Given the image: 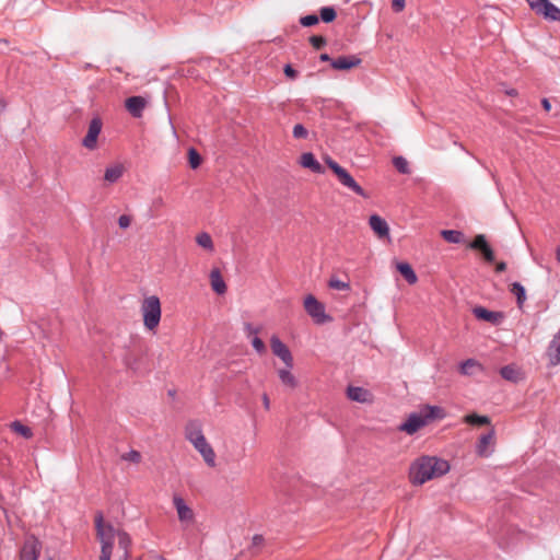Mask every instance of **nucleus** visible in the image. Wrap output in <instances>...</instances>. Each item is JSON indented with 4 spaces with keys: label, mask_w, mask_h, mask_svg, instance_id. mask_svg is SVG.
I'll use <instances>...</instances> for the list:
<instances>
[{
    "label": "nucleus",
    "mask_w": 560,
    "mask_h": 560,
    "mask_svg": "<svg viewBox=\"0 0 560 560\" xmlns=\"http://www.w3.org/2000/svg\"><path fill=\"white\" fill-rule=\"evenodd\" d=\"M196 242L200 247H202L209 252L213 250V242H212V238L209 233H207V232L199 233L196 236Z\"/></svg>",
    "instance_id": "7c9ffc66"
},
{
    "label": "nucleus",
    "mask_w": 560,
    "mask_h": 560,
    "mask_svg": "<svg viewBox=\"0 0 560 560\" xmlns=\"http://www.w3.org/2000/svg\"><path fill=\"white\" fill-rule=\"evenodd\" d=\"M117 539L119 548L124 551V558L127 559L129 557V548L131 545V539L129 535L124 530H117Z\"/></svg>",
    "instance_id": "bb28decb"
},
{
    "label": "nucleus",
    "mask_w": 560,
    "mask_h": 560,
    "mask_svg": "<svg viewBox=\"0 0 560 560\" xmlns=\"http://www.w3.org/2000/svg\"><path fill=\"white\" fill-rule=\"evenodd\" d=\"M310 42L315 49H320L326 44V39L323 36L316 35L312 36Z\"/></svg>",
    "instance_id": "37998d69"
},
{
    "label": "nucleus",
    "mask_w": 560,
    "mask_h": 560,
    "mask_svg": "<svg viewBox=\"0 0 560 560\" xmlns=\"http://www.w3.org/2000/svg\"><path fill=\"white\" fill-rule=\"evenodd\" d=\"M406 0H393L392 8L395 12H401L405 9Z\"/></svg>",
    "instance_id": "a18cd8bd"
},
{
    "label": "nucleus",
    "mask_w": 560,
    "mask_h": 560,
    "mask_svg": "<svg viewBox=\"0 0 560 560\" xmlns=\"http://www.w3.org/2000/svg\"><path fill=\"white\" fill-rule=\"evenodd\" d=\"M494 443V432L490 431L488 434H485L480 438L477 445V453L481 457H488L490 454L489 446Z\"/></svg>",
    "instance_id": "412c9836"
},
{
    "label": "nucleus",
    "mask_w": 560,
    "mask_h": 560,
    "mask_svg": "<svg viewBox=\"0 0 560 560\" xmlns=\"http://www.w3.org/2000/svg\"><path fill=\"white\" fill-rule=\"evenodd\" d=\"M393 164L399 173H401V174L410 173L409 163L404 156L394 158Z\"/></svg>",
    "instance_id": "2f4dec72"
},
{
    "label": "nucleus",
    "mask_w": 560,
    "mask_h": 560,
    "mask_svg": "<svg viewBox=\"0 0 560 560\" xmlns=\"http://www.w3.org/2000/svg\"><path fill=\"white\" fill-rule=\"evenodd\" d=\"M252 345L258 353H264L266 351V346H265L264 341L260 338H258L257 336H255L252 339Z\"/></svg>",
    "instance_id": "79ce46f5"
},
{
    "label": "nucleus",
    "mask_w": 560,
    "mask_h": 560,
    "mask_svg": "<svg viewBox=\"0 0 560 560\" xmlns=\"http://www.w3.org/2000/svg\"><path fill=\"white\" fill-rule=\"evenodd\" d=\"M482 255H483V258L489 262H492L494 260V254L490 247L486 248V250L482 253Z\"/></svg>",
    "instance_id": "09e8293b"
},
{
    "label": "nucleus",
    "mask_w": 560,
    "mask_h": 560,
    "mask_svg": "<svg viewBox=\"0 0 560 560\" xmlns=\"http://www.w3.org/2000/svg\"><path fill=\"white\" fill-rule=\"evenodd\" d=\"M143 326L149 331H155L162 316L161 301L156 295L145 296L140 305Z\"/></svg>",
    "instance_id": "20e7f679"
},
{
    "label": "nucleus",
    "mask_w": 560,
    "mask_h": 560,
    "mask_svg": "<svg viewBox=\"0 0 560 560\" xmlns=\"http://www.w3.org/2000/svg\"><path fill=\"white\" fill-rule=\"evenodd\" d=\"M278 376L283 385L292 389L298 386V381L289 368L278 370Z\"/></svg>",
    "instance_id": "393cba45"
},
{
    "label": "nucleus",
    "mask_w": 560,
    "mask_h": 560,
    "mask_svg": "<svg viewBox=\"0 0 560 560\" xmlns=\"http://www.w3.org/2000/svg\"><path fill=\"white\" fill-rule=\"evenodd\" d=\"M122 173L124 167L121 165H114L106 168L104 178L109 183H115L121 177Z\"/></svg>",
    "instance_id": "cd10ccee"
},
{
    "label": "nucleus",
    "mask_w": 560,
    "mask_h": 560,
    "mask_svg": "<svg viewBox=\"0 0 560 560\" xmlns=\"http://www.w3.org/2000/svg\"><path fill=\"white\" fill-rule=\"evenodd\" d=\"M511 292L514 295H516L518 306H522V304L524 303V301L526 299L524 287L522 284H520L518 282H514L511 285Z\"/></svg>",
    "instance_id": "473e14b6"
},
{
    "label": "nucleus",
    "mask_w": 560,
    "mask_h": 560,
    "mask_svg": "<svg viewBox=\"0 0 560 560\" xmlns=\"http://www.w3.org/2000/svg\"><path fill=\"white\" fill-rule=\"evenodd\" d=\"M474 315L481 320H486L492 324H497L502 318L500 313L488 311L485 307L478 306L474 308Z\"/></svg>",
    "instance_id": "4be33fe9"
},
{
    "label": "nucleus",
    "mask_w": 560,
    "mask_h": 560,
    "mask_svg": "<svg viewBox=\"0 0 560 560\" xmlns=\"http://www.w3.org/2000/svg\"><path fill=\"white\" fill-rule=\"evenodd\" d=\"M270 347L273 354L277 355L287 365V368L291 369L293 366L292 353L288 346L283 343L278 336H271Z\"/></svg>",
    "instance_id": "1a4fd4ad"
},
{
    "label": "nucleus",
    "mask_w": 560,
    "mask_h": 560,
    "mask_svg": "<svg viewBox=\"0 0 560 560\" xmlns=\"http://www.w3.org/2000/svg\"><path fill=\"white\" fill-rule=\"evenodd\" d=\"M369 225L378 238L383 240L389 237V226L378 214H372L370 217Z\"/></svg>",
    "instance_id": "9b49d317"
},
{
    "label": "nucleus",
    "mask_w": 560,
    "mask_h": 560,
    "mask_svg": "<svg viewBox=\"0 0 560 560\" xmlns=\"http://www.w3.org/2000/svg\"><path fill=\"white\" fill-rule=\"evenodd\" d=\"M556 258L560 262V246L557 248Z\"/></svg>",
    "instance_id": "13d9d810"
},
{
    "label": "nucleus",
    "mask_w": 560,
    "mask_h": 560,
    "mask_svg": "<svg viewBox=\"0 0 560 560\" xmlns=\"http://www.w3.org/2000/svg\"><path fill=\"white\" fill-rule=\"evenodd\" d=\"M284 73L287 77H289L290 79H294L296 78L298 75V72L290 66V65H287L284 67Z\"/></svg>",
    "instance_id": "de8ad7c7"
},
{
    "label": "nucleus",
    "mask_w": 560,
    "mask_h": 560,
    "mask_svg": "<svg viewBox=\"0 0 560 560\" xmlns=\"http://www.w3.org/2000/svg\"><path fill=\"white\" fill-rule=\"evenodd\" d=\"M185 434L186 439L191 444H197L198 442L206 438L202 433L201 427L196 422H190L187 424Z\"/></svg>",
    "instance_id": "aec40b11"
},
{
    "label": "nucleus",
    "mask_w": 560,
    "mask_h": 560,
    "mask_svg": "<svg viewBox=\"0 0 560 560\" xmlns=\"http://www.w3.org/2000/svg\"><path fill=\"white\" fill-rule=\"evenodd\" d=\"M336 11L331 7H324L320 9V19L325 23H330L336 19Z\"/></svg>",
    "instance_id": "c9c22d12"
},
{
    "label": "nucleus",
    "mask_w": 560,
    "mask_h": 560,
    "mask_svg": "<svg viewBox=\"0 0 560 560\" xmlns=\"http://www.w3.org/2000/svg\"><path fill=\"white\" fill-rule=\"evenodd\" d=\"M508 93H509L510 95H515V94H516L515 90H512V91H510V92H508Z\"/></svg>",
    "instance_id": "052dcab7"
},
{
    "label": "nucleus",
    "mask_w": 560,
    "mask_h": 560,
    "mask_svg": "<svg viewBox=\"0 0 560 560\" xmlns=\"http://www.w3.org/2000/svg\"><path fill=\"white\" fill-rule=\"evenodd\" d=\"M441 235L446 242L453 244H459L464 240L463 233L455 230H443L441 231Z\"/></svg>",
    "instance_id": "c85d7f7f"
},
{
    "label": "nucleus",
    "mask_w": 560,
    "mask_h": 560,
    "mask_svg": "<svg viewBox=\"0 0 560 560\" xmlns=\"http://www.w3.org/2000/svg\"><path fill=\"white\" fill-rule=\"evenodd\" d=\"M210 284L212 290L218 294H224L226 292V284L218 268L212 269L210 272Z\"/></svg>",
    "instance_id": "a211bd4d"
},
{
    "label": "nucleus",
    "mask_w": 560,
    "mask_h": 560,
    "mask_svg": "<svg viewBox=\"0 0 560 560\" xmlns=\"http://www.w3.org/2000/svg\"><path fill=\"white\" fill-rule=\"evenodd\" d=\"M11 428L15 433L24 436L25 439H30L33 436L32 430L19 421L13 422L11 424Z\"/></svg>",
    "instance_id": "72a5a7b5"
},
{
    "label": "nucleus",
    "mask_w": 560,
    "mask_h": 560,
    "mask_svg": "<svg viewBox=\"0 0 560 560\" xmlns=\"http://www.w3.org/2000/svg\"><path fill=\"white\" fill-rule=\"evenodd\" d=\"M307 135H308V132L303 125L298 124L293 127V137L294 138L302 139V138H306Z\"/></svg>",
    "instance_id": "a19ab883"
},
{
    "label": "nucleus",
    "mask_w": 560,
    "mask_h": 560,
    "mask_svg": "<svg viewBox=\"0 0 560 560\" xmlns=\"http://www.w3.org/2000/svg\"><path fill=\"white\" fill-rule=\"evenodd\" d=\"M188 161L191 168H197L201 163V158L195 149H189Z\"/></svg>",
    "instance_id": "58836bf2"
},
{
    "label": "nucleus",
    "mask_w": 560,
    "mask_h": 560,
    "mask_svg": "<svg viewBox=\"0 0 560 560\" xmlns=\"http://www.w3.org/2000/svg\"><path fill=\"white\" fill-rule=\"evenodd\" d=\"M328 285L331 289L340 290V291H345V290H349L350 289L349 282L341 281V280H339L337 278H334V277L330 278V280L328 282Z\"/></svg>",
    "instance_id": "4c0bfd02"
},
{
    "label": "nucleus",
    "mask_w": 560,
    "mask_h": 560,
    "mask_svg": "<svg viewBox=\"0 0 560 560\" xmlns=\"http://www.w3.org/2000/svg\"><path fill=\"white\" fill-rule=\"evenodd\" d=\"M304 308L306 313L318 324L327 322L329 318L325 314L324 305L317 301L314 295H307L304 299Z\"/></svg>",
    "instance_id": "6e6552de"
},
{
    "label": "nucleus",
    "mask_w": 560,
    "mask_h": 560,
    "mask_svg": "<svg viewBox=\"0 0 560 560\" xmlns=\"http://www.w3.org/2000/svg\"><path fill=\"white\" fill-rule=\"evenodd\" d=\"M347 396L349 399L358 402L371 401L370 392L362 387L349 386L347 389Z\"/></svg>",
    "instance_id": "f3484780"
},
{
    "label": "nucleus",
    "mask_w": 560,
    "mask_h": 560,
    "mask_svg": "<svg viewBox=\"0 0 560 560\" xmlns=\"http://www.w3.org/2000/svg\"><path fill=\"white\" fill-rule=\"evenodd\" d=\"M361 63V59L355 56L339 57L331 62V67L336 70H349Z\"/></svg>",
    "instance_id": "2eb2a0df"
},
{
    "label": "nucleus",
    "mask_w": 560,
    "mask_h": 560,
    "mask_svg": "<svg viewBox=\"0 0 560 560\" xmlns=\"http://www.w3.org/2000/svg\"><path fill=\"white\" fill-rule=\"evenodd\" d=\"M147 105V101L141 96H131L126 100V108L133 117H140Z\"/></svg>",
    "instance_id": "4468645a"
},
{
    "label": "nucleus",
    "mask_w": 560,
    "mask_h": 560,
    "mask_svg": "<svg viewBox=\"0 0 560 560\" xmlns=\"http://www.w3.org/2000/svg\"><path fill=\"white\" fill-rule=\"evenodd\" d=\"M396 268L409 284L417 282V275L408 262H398Z\"/></svg>",
    "instance_id": "5701e85b"
},
{
    "label": "nucleus",
    "mask_w": 560,
    "mask_h": 560,
    "mask_svg": "<svg viewBox=\"0 0 560 560\" xmlns=\"http://www.w3.org/2000/svg\"><path fill=\"white\" fill-rule=\"evenodd\" d=\"M300 164L305 168H310L314 173H318V174L324 173L323 166L319 164V162L315 159L314 154L311 152H306L301 155Z\"/></svg>",
    "instance_id": "dca6fc26"
},
{
    "label": "nucleus",
    "mask_w": 560,
    "mask_h": 560,
    "mask_svg": "<svg viewBox=\"0 0 560 560\" xmlns=\"http://www.w3.org/2000/svg\"><path fill=\"white\" fill-rule=\"evenodd\" d=\"M533 9L537 13L544 14L551 20H558L560 18V10L548 0H540Z\"/></svg>",
    "instance_id": "ddd939ff"
},
{
    "label": "nucleus",
    "mask_w": 560,
    "mask_h": 560,
    "mask_svg": "<svg viewBox=\"0 0 560 560\" xmlns=\"http://www.w3.org/2000/svg\"><path fill=\"white\" fill-rule=\"evenodd\" d=\"M262 402H264V407L268 410L269 406H270V400H269L268 395H266V394L262 395Z\"/></svg>",
    "instance_id": "864d4df0"
},
{
    "label": "nucleus",
    "mask_w": 560,
    "mask_h": 560,
    "mask_svg": "<svg viewBox=\"0 0 560 560\" xmlns=\"http://www.w3.org/2000/svg\"><path fill=\"white\" fill-rule=\"evenodd\" d=\"M246 331L249 336L257 335L259 332L258 328H254L252 325L246 326Z\"/></svg>",
    "instance_id": "8fccbe9b"
},
{
    "label": "nucleus",
    "mask_w": 560,
    "mask_h": 560,
    "mask_svg": "<svg viewBox=\"0 0 560 560\" xmlns=\"http://www.w3.org/2000/svg\"><path fill=\"white\" fill-rule=\"evenodd\" d=\"M481 369V364L478 361L468 359L460 364L459 372L463 375H472L476 371H480Z\"/></svg>",
    "instance_id": "a878e982"
},
{
    "label": "nucleus",
    "mask_w": 560,
    "mask_h": 560,
    "mask_svg": "<svg viewBox=\"0 0 560 560\" xmlns=\"http://www.w3.org/2000/svg\"><path fill=\"white\" fill-rule=\"evenodd\" d=\"M96 538L101 542L100 560H110L117 530L110 523L105 522L102 513H97L94 518Z\"/></svg>",
    "instance_id": "7ed1b4c3"
},
{
    "label": "nucleus",
    "mask_w": 560,
    "mask_h": 560,
    "mask_svg": "<svg viewBox=\"0 0 560 560\" xmlns=\"http://www.w3.org/2000/svg\"><path fill=\"white\" fill-rule=\"evenodd\" d=\"M47 560H52L51 558H48Z\"/></svg>",
    "instance_id": "680f3d73"
},
{
    "label": "nucleus",
    "mask_w": 560,
    "mask_h": 560,
    "mask_svg": "<svg viewBox=\"0 0 560 560\" xmlns=\"http://www.w3.org/2000/svg\"><path fill=\"white\" fill-rule=\"evenodd\" d=\"M327 166L332 171L337 179L341 185L352 190L359 196L366 197L364 189L354 180L351 174L340 166L336 161H334L330 156H326L324 159Z\"/></svg>",
    "instance_id": "423d86ee"
},
{
    "label": "nucleus",
    "mask_w": 560,
    "mask_h": 560,
    "mask_svg": "<svg viewBox=\"0 0 560 560\" xmlns=\"http://www.w3.org/2000/svg\"><path fill=\"white\" fill-rule=\"evenodd\" d=\"M40 552V542L35 537L25 540L21 550V560H37Z\"/></svg>",
    "instance_id": "9d476101"
},
{
    "label": "nucleus",
    "mask_w": 560,
    "mask_h": 560,
    "mask_svg": "<svg viewBox=\"0 0 560 560\" xmlns=\"http://www.w3.org/2000/svg\"><path fill=\"white\" fill-rule=\"evenodd\" d=\"M547 354L550 364L557 365L560 363V329L559 332L551 340Z\"/></svg>",
    "instance_id": "6ab92c4d"
},
{
    "label": "nucleus",
    "mask_w": 560,
    "mask_h": 560,
    "mask_svg": "<svg viewBox=\"0 0 560 560\" xmlns=\"http://www.w3.org/2000/svg\"><path fill=\"white\" fill-rule=\"evenodd\" d=\"M172 502L183 530H189L192 528L197 523V516L192 506L179 494H174Z\"/></svg>",
    "instance_id": "39448f33"
},
{
    "label": "nucleus",
    "mask_w": 560,
    "mask_h": 560,
    "mask_svg": "<svg viewBox=\"0 0 560 560\" xmlns=\"http://www.w3.org/2000/svg\"><path fill=\"white\" fill-rule=\"evenodd\" d=\"M448 470L450 465L446 460L435 456H421L410 465L409 480L413 486H421L445 475Z\"/></svg>",
    "instance_id": "f257e3e1"
},
{
    "label": "nucleus",
    "mask_w": 560,
    "mask_h": 560,
    "mask_svg": "<svg viewBox=\"0 0 560 560\" xmlns=\"http://www.w3.org/2000/svg\"><path fill=\"white\" fill-rule=\"evenodd\" d=\"M541 105H542V107L545 108V110H547V112H549V110H550V108H551V104H550V102H549L547 98H544V100L541 101Z\"/></svg>",
    "instance_id": "603ef678"
},
{
    "label": "nucleus",
    "mask_w": 560,
    "mask_h": 560,
    "mask_svg": "<svg viewBox=\"0 0 560 560\" xmlns=\"http://www.w3.org/2000/svg\"><path fill=\"white\" fill-rule=\"evenodd\" d=\"M444 418V410L436 406H424L419 412L408 416L406 421L398 427V430L409 435L417 433L434 419Z\"/></svg>",
    "instance_id": "f03ea898"
},
{
    "label": "nucleus",
    "mask_w": 560,
    "mask_h": 560,
    "mask_svg": "<svg viewBox=\"0 0 560 560\" xmlns=\"http://www.w3.org/2000/svg\"><path fill=\"white\" fill-rule=\"evenodd\" d=\"M103 128V121L101 117L95 116L89 124L88 132L82 140V145L93 151L97 148V139Z\"/></svg>",
    "instance_id": "0eeeda50"
},
{
    "label": "nucleus",
    "mask_w": 560,
    "mask_h": 560,
    "mask_svg": "<svg viewBox=\"0 0 560 560\" xmlns=\"http://www.w3.org/2000/svg\"><path fill=\"white\" fill-rule=\"evenodd\" d=\"M469 247L472 249L480 250L483 253L486 248L490 247L486 241L485 235L479 234L475 237V240L469 244Z\"/></svg>",
    "instance_id": "f704fd0d"
},
{
    "label": "nucleus",
    "mask_w": 560,
    "mask_h": 560,
    "mask_svg": "<svg viewBox=\"0 0 560 560\" xmlns=\"http://www.w3.org/2000/svg\"><path fill=\"white\" fill-rule=\"evenodd\" d=\"M500 374L504 380L511 382H517L522 377L521 370L513 364L503 366L500 370Z\"/></svg>",
    "instance_id": "b1692460"
},
{
    "label": "nucleus",
    "mask_w": 560,
    "mask_h": 560,
    "mask_svg": "<svg viewBox=\"0 0 560 560\" xmlns=\"http://www.w3.org/2000/svg\"><path fill=\"white\" fill-rule=\"evenodd\" d=\"M121 459L133 463V464H139L142 460V455L140 452H138L136 450H131V451L122 454Z\"/></svg>",
    "instance_id": "e433bc0d"
},
{
    "label": "nucleus",
    "mask_w": 560,
    "mask_h": 560,
    "mask_svg": "<svg viewBox=\"0 0 560 560\" xmlns=\"http://www.w3.org/2000/svg\"><path fill=\"white\" fill-rule=\"evenodd\" d=\"M5 106V103L3 102V100L0 98V107H4Z\"/></svg>",
    "instance_id": "bf43d9fd"
},
{
    "label": "nucleus",
    "mask_w": 560,
    "mask_h": 560,
    "mask_svg": "<svg viewBox=\"0 0 560 560\" xmlns=\"http://www.w3.org/2000/svg\"><path fill=\"white\" fill-rule=\"evenodd\" d=\"M300 23L305 27H310L318 23V18L315 14L306 15L301 18Z\"/></svg>",
    "instance_id": "ea45409f"
},
{
    "label": "nucleus",
    "mask_w": 560,
    "mask_h": 560,
    "mask_svg": "<svg viewBox=\"0 0 560 560\" xmlns=\"http://www.w3.org/2000/svg\"><path fill=\"white\" fill-rule=\"evenodd\" d=\"M464 421L471 425H486L490 423V419L487 416H479L477 413L465 416Z\"/></svg>",
    "instance_id": "c756f323"
},
{
    "label": "nucleus",
    "mask_w": 560,
    "mask_h": 560,
    "mask_svg": "<svg viewBox=\"0 0 560 560\" xmlns=\"http://www.w3.org/2000/svg\"><path fill=\"white\" fill-rule=\"evenodd\" d=\"M528 2V4L530 5V8L533 9L535 5H537V3L540 1V0H526Z\"/></svg>",
    "instance_id": "5fc2aeb1"
},
{
    "label": "nucleus",
    "mask_w": 560,
    "mask_h": 560,
    "mask_svg": "<svg viewBox=\"0 0 560 560\" xmlns=\"http://www.w3.org/2000/svg\"><path fill=\"white\" fill-rule=\"evenodd\" d=\"M154 205L155 206H163V199L162 198H158L154 200Z\"/></svg>",
    "instance_id": "4d7b16f0"
},
{
    "label": "nucleus",
    "mask_w": 560,
    "mask_h": 560,
    "mask_svg": "<svg viewBox=\"0 0 560 560\" xmlns=\"http://www.w3.org/2000/svg\"><path fill=\"white\" fill-rule=\"evenodd\" d=\"M132 222V218L127 214H122L118 218V225L120 229H128Z\"/></svg>",
    "instance_id": "c03bdc74"
},
{
    "label": "nucleus",
    "mask_w": 560,
    "mask_h": 560,
    "mask_svg": "<svg viewBox=\"0 0 560 560\" xmlns=\"http://www.w3.org/2000/svg\"><path fill=\"white\" fill-rule=\"evenodd\" d=\"M194 447L199 452V454L202 456L205 463L209 467H215V453L212 448V446L208 443L207 439H202L197 444H192Z\"/></svg>",
    "instance_id": "f8f14e48"
},
{
    "label": "nucleus",
    "mask_w": 560,
    "mask_h": 560,
    "mask_svg": "<svg viewBox=\"0 0 560 560\" xmlns=\"http://www.w3.org/2000/svg\"><path fill=\"white\" fill-rule=\"evenodd\" d=\"M265 542V539L261 535H255L252 539V546L260 548Z\"/></svg>",
    "instance_id": "49530a36"
},
{
    "label": "nucleus",
    "mask_w": 560,
    "mask_h": 560,
    "mask_svg": "<svg viewBox=\"0 0 560 560\" xmlns=\"http://www.w3.org/2000/svg\"><path fill=\"white\" fill-rule=\"evenodd\" d=\"M320 60L322 61H328V60H330V58H329V56L327 54H322L320 55Z\"/></svg>",
    "instance_id": "6e6d98bb"
},
{
    "label": "nucleus",
    "mask_w": 560,
    "mask_h": 560,
    "mask_svg": "<svg viewBox=\"0 0 560 560\" xmlns=\"http://www.w3.org/2000/svg\"><path fill=\"white\" fill-rule=\"evenodd\" d=\"M505 269H506V265H505V262H503V261L498 262V264H497V266H495V270H497L498 272H502V271H504Z\"/></svg>",
    "instance_id": "3c124183"
}]
</instances>
